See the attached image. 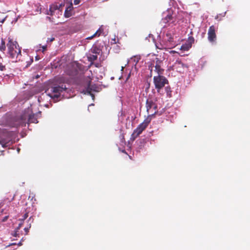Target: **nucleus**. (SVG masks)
<instances>
[{
    "instance_id": "obj_1",
    "label": "nucleus",
    "mask_w": 250,
    "mask_h": 250,
    "mask_svg": "<svg viewBox=\"0 0 250 250\" xmlns=\"http://www.w3.org/2000/svg\"><path fill=\"white\" fill-rule=\"evenodd\" d=\"M8 48L7 54L8 57L13 60V62H17L21 60V48L17 41L9 37L7 43Z\"/></svg>"
},
{
    "instance_id": "obj_2",
    "label": "nucleus",
    "mask_w": 250,
    "mask_h": 250,
    "mask_svg": "<svg viewBox=\"0 0 250 250\" xmlns=\"http://www.w3.org/2000/svg\"><path fill=\"white\" fill-rule=\"evenodd\" d=\"M37 123V119L34 114H32L31 110L28 109L21 116L19 125L22 126H25L26 123Z\"/></svg>"
},
{
    "instance_id": "obj_3",
    "label": "nucleus",
    "mask_w": 250,
    "mask_h": 250,
    "mask_svg": "<svg viewBox=\"0 0 250 250\" xmlns=\"http://www.w3.org/2000/svg\"><path fill=\"white\" fill-rule=\"evenodd\" d=\"M163 64V60L159 58L156 57L153 59L149 65L151 76L153 71H154L158 75H163L164 72V69L162 68Z\"/></svg>"
},
{
    "instance_id": "obj_4",
    "label": "nucleus",
    "mask_w": 250,
    "mask_h": 250,
    "mask_svg": "<svg viewBox=\"0 0 250 250\" xmlns=\"http://www.w3.org/2000/svg\"><path fill=\"white\" fill-rule=\"evenodd\" d=\"M153 82L155 84V88L157 91L162 88L166 83H168L167 80L162 75H158L157 76H154L153 78Z\"/></svg>"
},
{
    "instance_id": "obj_5",
    "label": "nucleus",
    "mask_w": 250,
    "mask_h": 250,
    "mask_svg": "<svg viewBox=\"0 0 250 250\" xmlns=\"http://www.w3.org/2000/svg\"><path fill=\"white\" fill-rule=\"evenodd\" d=\"M150 122V120L148 119H146L144 121L140 124L138 127L134 130L132 134L131 137L135 140L139 135H140L142 132L147 127L149 124Z\"/></svg>"
},
{
    "instance_id": "obj_6",
    "label": "nucleus",
    "mask_w": 250,
    "mask_h": 250,
    "mask_svg": "<svg viewBox=\"0 0 250 250\" xmlns=\"http://www.w3.org/2000/svg\"><path fill=\"white\" fill-rule=\"evenodd\" d=\"M176 21V18L172 16V14L168 13L165 17H164L161 21V23L164 27L168 26H173L175 25Z\"/></svg>"
},
{
    "instance_id": "obj_7",
    "label": "nucleus",
    "mask_w": 250,
    "mask_h": 250,
    "mask_svg": "<svg viewBox=\"0 0 250 250\" xmlns=\"http://www.w3.org/2000/svg\"><path fill=\"white\" fill-rule=\"evenodd\" d=\"M66 89L65 85L54 86L51 88V93H48V95L53 99L58 98L61 92Z\"/></svg>"
},
{
    "instance_id": "obj_8",
    "label": "nucleus",
    "mask_w": 250,
    "mask_h": 250,
    "mask_svg": "<svg viewBox=\"0 0 250 250\" xmlns=\"http://www.w3.org/2000/svg\"><path fill=\"white\" fill-rule=\"evenodd\" d=\"M146 108L148 113H150L153 115L156 112L157 105L152 100H147Z\"/></svg>"
},
{
    "instance_id": "obj_9",
    "label": "nucleus",
    "mask_w": 250,
    "mask_h": 250,
    "mask_svg": "<svg viewBox=\"0 0 250 250\" xmlns=\"http://www.w3.org/2000/svg\"><path fill=\"white\" fill-rule=\"evenodd\" d=\"M208 35V38L210 42H215L216 39V35L215 33V27L214 25L209 27Z\"/></svg>"
},
{
    "instance_id": "obj_10",
    "label": "nucleus",
    "mask_w": 250,
    "mask_h": 250,
    "mask_svg": "<svg viewBox=\"0 0 250 250\" xmlns=\"http://www.w3.org/2000/svg\"><path fill=\"white\" fill-rule=\"evenodd\" d=\"M173 67L174 69H176L177 71L181 72V70L179 68H184V67H187L186 65L182 63L181 61H176L174 63Z\"/></svg>"
},
{
    "instance_id": "obj_11",
    "label": "nucleus",
    "mask_w": 250,
    "mask_h": 250,
    "mask_svg": "<svg viewBox=\"0 0 250 250\" xmlns=\"http://www.w3.org/2000/svg\"><path fill=\"white\" fill-rule=\"evenodd\" d=\"M73 8L72 3H71L65 9L64 12V16L65 17L68 18L71 16V12Z\"/></svg>"
},
{
    "instance_id": "obj_12",
    "label": "nucleus",
    "mask_w": 250,
    "mask_h": 250,
    "mask_svg": "<svg viewBox=\"0 0 250 250\" xmlns=\"http://www.w3.org/2000/svg\"><path fill=\"white\" fill-rule=\"evenodd\" d=\"M57 10L59 11V9L57 5H52L50 6L49 11H47L46 14L53 16L55 12Z\"/></svg>"
},
{
    "instance_id": "obj_13",
    "label": "nucleus",
    "mask_w": 250,
    "mask_h": 250,
    "mask_svg": "<svg viewBox=\"0 0 250 250\" xmlns=\"http://www.w3.org/2000/svg\"><path fill=\"white\" fill-rule=\"evenodd\" d=\"M92 90L95 91V89L93 88V86L91 85V81H89L88 83L87 87L86 88L85 92L84 93H86L88 94L92 95V96H93V95L91 94V91Z\"/></svg>"
},
{
    "instance_id": "obj_14",
    "label": "nucleus",
    "mask_w": 250,
    "mask_h": 250,
    "mask_svg": "<svg viewBox=\"0 0 250 250\" xmlns=\"http://www.w3.org/2000/svg\"><path fill=\"white\" fill-rule=\"evenodd\" d=\"M140 59L141 57L140 56H135L131 58L130 62H132L133 65H136Z\"/></svg>"
},
{
    "instance_id": "obj_15",
    "label": "nucleus",
    "mask_w": 250,
    "mask_h": 250,
    "mask_svg": "<svg viewBox=\"0 0 250 250\" xmlns=\"http://www.w3.org/2000/svg\"><path fill=\"white\" fill-rule=\"evenodd\" d=\"M103 31V29L102 28V27H100L92 36L86 38V39L91 40L93 39L94 37H96L97 35H98V36H99Z\"/></svg>"
},
{
    "instance_id": "obj_16",
    "label": "nucleus",
    "mask_w": 250,
    "mask_h": 250,
    "mask_svg": "<svg viewBox=\"0 0 250 250\" xmlns=\"http://www.w3.org/2000/svg\"><path fill=\"white\" fill-rule=\"evenodd\" d=\"M6 50L5 42L2 38L1 39V43L0 44V50L4 52Z\"/></svg>"
},
{
    "instance_id": "obj_17",
    "label": "nucleus",
    "mask_w": 250,
    "mask_h": 250,
    "mask_svg": "<svg viewBox=\"0 0 250 250\" xmlns=\"http://www.w3.org/2000/svg\"><path fill=\"white\" fill-rule=\"evenodd\" d=\"M191 45L188 43L183 44L181 47V50L183 51H188L190 48H191Z\"/></svg>"
},
{
    "instance_id": "obj_18",
    "label": "nucleus",
    "mask_w": 250,
    "mask_h": 250,
    "mask_svg": "<svg viewBox=\"0 0 250 250\" xmlns=\"http://www.w3.org/2000/svg\"><path fill=\"white\" fill-rule=\"evenodd\" d=\"M97 55H90L88 57V60L91 62H93L96 61L97 59Z\"/></svg>"
},
{
    "instance_id": "obj_19",
    "label": "nucleus",
    "mask_w": 250,
    "mask_h": 250,
    "mask_svg": "<svg viewBox=\"0 0 250 250\" xmlns=\"http://www.w3.org/2000/svg\"><path fill=\"white\" fill-rule=\"evenodd\" d=\"M91 51L92 53H95L96 54L95 55H96L97 54L100 53V50L96 46H94L92 48Z\"/></svg>"
},
{
    "instance_id": "obj_20",
    "label": "nucleus",
    "mask_w": 250,
    "mask_h": 250,
    "mask_svg": "<svg viewBox=\"0 0 250 250\" xmlns=\"http://www.w3.org/2000/svg\"><path fill=\"white\" fill-rule=\"evenodd\" d=\"M194 42V39L193 37L190 36L189 37L188 40V44H190L191 46L192 45V44Z\"/></svg>"
},
{
    "instance_id": "obj_21",
    "label": "nucleus",
    "mask_w": 250,
    "mask_h": 250,
    "mask_svg": "<svg viewBox=\"0 0 250 250\" xmlns=\"http://www.w3.org/2000/svg\"><path fill=\"white\" fill-rule=\"evenodd\" d=\"M36 6L37 7V8L36 9L35 14H37L38 13H41L42 8L41 7L40 5V6L36 5Z\"/></svg>"
},
{
    "instance_id": "obj_22",
    "label": "nucleus",
    "mask_w": 250,
    "mask_h": 250,
    "mask_svg": "<svg viewBox=\"0 0 250 250\" xmlns=\"http://www.w3.org/2000/svg\"><path fill=\"white\" fill-rule=\"evenodd\" d=\"M54 40H55V38H53V37H52V38H48L46 41H47V42H52Z\"/></svg>"
},
{
    "instance_id": "obj_23",
    "label": "nucleus",
    "mask_w": 250,
    "mask_h": 250,
    "mask_svg": "<svg viewBox=\"0 0 250 250\" xmlns=\"http://www.w3.org/2000/svg\"><path fill=\"white\" fill-rule=\"evenodd\" d=\"M28 217V213H26L24 214L23 216V218L21 219L20 220H21V221H24L25 219H26Z\"/></svg>"
},
{
    "instance_id": "obj_24",
    "label": "nucleus",
    "mask_w": 250,
    "mask_h": 250,
    "mask_svg": "<svg viewBox=\"0 0 250 250\" xmlns=\"http://www.w3.org/2000/svg\"><path fill=\"white\" fill-rule=\"evenodd\" d=\"M30 227H31V225H30L29 227L25 228L24 229L26 232V234H27V233L29 232V229L30 228Z\"/></svg>"
},
{
    "instance_id": "obj_25",
    "label": "nucleus",
    "mask_w": 250,
    "mask_h": 250,
    "mask_svg": "<svg viewBox=\"0 0 250 250\" xmlns=\"http://www.w3.org/2000/svg\"><path fill=\"white\" fill-rule=\"evenodd\" d=\"M80 2V0H74V3L75 4V5H77V4H79Z\"/></svg>"
},
{
    "instance_id": "obj_26",
    "label": "nucleus",
    "mask_w": 250,
    "mask_h": 250,
    "mask_svg": "<svg viewBox=\"0 0 250 250\" xmlns=\"http://www.w3.org/2000/svg\"><path fill=\"white\" fill-rule=\"evenodd\" d=\"M42 52L45 51L47 49V45H43L42 46Z\"/></svg>"
},
{
    "instance_id": "obj_27",
    "label": "nucleus",
    "mask_w": 250,
    "mask_h": 250,
    "mask_svg": "<svg viewBox=\"0 0 250 250\" xmlns=\"http://www.w3.org/2000/svg\"><path fill=\"white\" fill-rule=\"evenodd\" d=\"M8 218V216H5L3 218V219L2 220V222H5V221H6L7 220Z\"/></svg>"
},
{
    "instance_id": "obj_28",
    "label": "nucleus",
    "mask_w": 250,
    "mask_h": 250,
    "mask_svg": "<svg viewBox=\"0 0 250 250\" xmlns=\"http://www.w3.org/2000/svg\"><path fill=\"white\" fill-rule=\"evenodd\" d=\"M22 225V222H21V223H20V224H19V226L18 227V228H17V229H19L21 227Z\"/></svg>"
},
{
    "instance_id": "obj_29",
    "label": "nucleus",
    "mask_w": 250,
    "mask_h": 250,
    "mask_svg": "<svg viewBox=\"0 0 250 250\" xmlns=\"http://www.w3.org/2000/svg\"><path fill=\"white\" fill-rule=\"evenodd\" d=\"M5 21V18L0 19V22L3 23Z\"/></svg>"
},
{
    "instance_id": "obj_30",
    "label": "nucleus",
    "mask_w": 250,
    "mask_h": 250,
    "mask_svg": "<svg viewBox=\"0 0 250 250\" xmlns=\"http://www.w3.org/2000/svg\"><path fill=\"white\" fill-rule=\"evenodd\" d=\"M122 142H125V140L124 136L123 135H122Z\"/></svg>"
},
{
    "instance_id": "obj_31",
    "label": "nucleus",
    "mask_w": 250,
    "mask_h": 250,
    "mask_svg": "<svg viewBox=\"0 0 250 250\" xmlns=\"http://www.w3.org/2000/svg\"><path fill=\"white\" fill-rule=\"evenodd\" d=\"M0 144L2 145L3 147H5L6 144H3L1 141H0Z\"/></svg>"
},
{
    "instance_id": "obj_32",
    "label": "nucleus",
    "mask_w": 250,
    "mask_h": 250,
    "mask_svg": "<svg viewBox=\"0 0 250 250\" xmlns=\"http://www.w3.org/2000/svg\"><path fill=\"white\" fill-rule=\"evenodd\" d=\"M47 18V19H48L50 21H52L51 20V18H50V17H47V18Z\"/></svg>"
},
{
    "instance_id": "obj_33",
    "label": "nucleus",
    "mask_w": 250,
    "mask_h": 250,
    "mask_svg": "<svg viewBox=\"0 0 250 250\" xmlns=\"http://www.w3.org/2000/svg\"><path fill=\"white\" fill-rule=\"evenodd\" d=\"M116 41L115 39L113 40V41H114L113 43H116V41Z\"/></svg>"
}]
</instances>
